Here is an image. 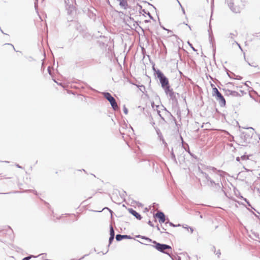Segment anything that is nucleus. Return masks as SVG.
Segmentation results:
<instances>
[{
    "label": "nucleus",
    "instance_id": "1",
    "mask_svg": "<svg viewBox=\"0 0 260 260\" xmlns=\"http://www.w3.org/2000/svg\"><path fill=\"white\" fill-rule=\"evenodd\" d=\"M200 165L201 166H199V172L204 175L207 181H208L211 177L209 176L207 172L203 171L201 168L204 169L205 168V169H206L209 173H211L213 172L216 174H218L220 176H223L224 175V172L223 171L217 170L214 167L207 166L206 168L204 164H200Z\"/></svg>",
    "mask_w": 260,
    "mask_h": 260
},
{
    "label": "nucleus",
    "instance_id": "2",
    "mask_svg": "<svg viewBox=\"0 0 260 260\" xmlns=\"http://www.w3.org/2000/svg\"><path fill=\"white\" fill-rule=\"evenodd\" d=\"M153 69L155 71L157 77L159 79L161 86L164 89L166 92L168 93L169 92H171V90L169 85L168 79L165 76V75L160 71L158 70H155L154 67H153Z\"/></svg>",
    "mask_w": 260,
    "mask_h": 260
},
{
    "label": "nucleus",
    "instance_id": "3",
    "mask_svg": "<svg viewBox=\"0 0 260 260\" xmlns=\"http://www.w3.org/2000/svg\"><path fill=\"white\" fill-rule=\"evenodd\" d=\"M153 244H154V245H150L155 248L158 251L170 256V254L172 253V247L170 245L158 243L156 241H153Z\"/></svg>",
    "mask_w": 260,
    "mask_h": 260
},
{
    "label": "nucleus",
    "instance_id": "4",
    "mask_svg": "<svg viewBox=\"0 0 260 260\" xmlns=\"http://www.w3.org/2000/svg\"><path fill=\"white\" fill-rule=\"evenodd\" d=\"M228 5L231 11L235 13H240L245 6V2L242 0L236 2L231 1L229 3Z\"/></svg>",
    "mask_w": 260,
    "mask_h": 260
},
{
    "label": "nucleus",
    "instance_id": "5",
    "mask_svg": "<svg viewBox=\"0 0 260 260\" xmlns=\"http://www.w3.org/2000/svg\"><path fill=\"white\" fill-rule=\"evenodd\" d=\"M211 86L212 87V95L216 97V100L218 101L221 106H224L225 105L226 102L224 97L219 92L217 88L215 87L213 84H211Z\"/></svg>",
    "mask_w": 260,
    "mask_h": 260
},
{
    "label": "nucleus",
    "instance_id": "6",
    "mask_svg": "<svg viewBox=\"0 0 260 260\" xmlns=\"http://www.w3.org/2000/svg\"><path fill=\"white\" fill-rule=\"evenodd\" d=\"M104 97L110 102L111 106L114 110L118 109V105L115 99L109 92H105L104 93Z\"/></svg>",
    "mask_w": 260,
    "mask_h": 260
},
{
    "label": "nucleus",
    "instance_id": "7",
    "mask_svg": "<svg viewBox=\"0 0 260 260\" xmlns=\"http://www.w3.org/2000/svg\"><path fill=\"white\" fill-rule=\"evenodd\" d=\"M253 133L251 131L246 130L241 134V138L244 139L246 143H249L252 137Z\"/></svg>",
    "mask_w": 260,
    "mask_h": 260
},
{
    "label": "nucleus",
    "instance_id": "8",
    "mask_svg": "<svg viewBox=\"0 0 260 260\" xmlns=\"http://www.w3.org/2000/svg\"><path fill=\"white\" fill-rule=\"evenodd\" d=\"M208 185L210 187H213L216 191H219L221 190L223 191L221 188L220 184L219 182L216 183L211 178H210L208 181Z\"/></svg>",
    "mask_w": 260,
    "mask_h": 260
},
{
    "label": "nucleus",
    "instance_id": "9",
    "mask_svg": "<svg viewBox=\"0 0 260 260\" xmlns=\"http://www.w3.org/2000/svg\"><path fill=\"white\" fill-rule=\"evenodd\" d=\"M154 218H157L158 221L160 224L165 223L166 215L162 211H158L153 215Z\"/></svg>",
    "mask_w": 260,
    "mask_h": 260
},
{
    "label": "nucleus",
    "instance_id": "10",
    "mask_svg": "<svg viewBox=\"0 0 260 260\" xmlns=\"http://www.w3.org/2000/svg\"><path fill=\"white\" fill-rule=\"evenodd\" d=\"M2 50L5 53H8L14 50L15 48L11 44H5L3 46Z\"/></svg>",
    "mask_w": 260,
    "mask_h": 260
},
{
    "label": "nucleus",
    "instance_id": "11",
    "mask_svg": "<svg viewBox=\"0 0 260 260\" xmlns=\"http://www.w3.org/2000/svg\"><path fill=\"white\" fill-rule=\"evenodd\" d=\"M115 239L117 241H120L123 239H132L133 237L127 235L117 234L115 236Z\"/></svg>",
    "mask_w": 260,
    "mask_h": 260
},
{
    "label": "nucleus",
    "instance_id": "12",
    "mask_svg": "<svg viewBox=\"0 0 260 260\" xmlns=\"http://www.w3.org/2000/svg\"><path fill=\"white\" fill-rule=\"evenodd\" d=\"M128 211L130 214L135 216L138 220H141L142 218L141 215L133 208H128Z\"/></svg>",
    "mask_w": 260,
    "mask_h": 260
},
{
    "label": "nucleus",
    "instance_id": "13",
    "mask_svg": "<svg viewBox=\"0 0 260 260\" xmlns=\"http://www.w3.org/2000/svg\"><path fill=\"white\" fill-rule=\"evenodd\" d=\"M119 2V5L123 8L124 9H126L127 7V2L126 0H117Z\"/></svg>",
    "mask_w": 260,
    "mask_h": 260
},
{
    "label": "nucleus",
    "instance_id": "14",
    "mask_svg": "<svg viewBox=\"0 0 260 260\" xmlns=\"http://www.w3.org/2000/svg\"><path fill=\"white\" fill-rule=\"evenodd\" d=\"M167 221L165 222V225H166L168 223L170 225V226L172 227H178L181 226L180 224H175L173 222L170 221L168 218H167Z\"/></svg>",
    "mask_w": 260,
    "mask_h": 260
},
{
    "label": "nucleus",
    "instance_id": "15",
    "mask_svg": "<svg viewBox=\"0 0 260 260\" xmlns=\"http://www.w3.org/2000/svg\"><path fill=\"white\" fill-rule=\"evenodd\" d=\"M136 237L140 238L142 239H145L149 242H152V243H153V241H154V240H152V239H151L150 238H149L147 237L144 236L138 235L136 236Z\"/></svg>",
    "mask_w": 260,
    "mask_h": 260
},
{
    "label": "nucleus",
    "instance_id": "16",
    "mask_svg": "<svg viewBox=\"0 0 260 260\" xmlns=\"http://www.w3.org/2000/svg\"><path fill=\"white\" fill-rule=\"evenodd\" d=\"M115 237V232L112 225H110V236Z\"/></svg>",
    "mask_w": 260,
    "mask_h": 260
},
{
    "label": "nucleus",
    "instance_id": "17",
    "mask_svg": "<svg viewBox=\"0 0 260 260\" xmlns=\"http://www.w3.org/2000/svg\"><path fill=\"white\" fill-rule=\"evenodd\" d=\"M241 198L246 203L249 207H252L250 203L246 198H243L242 196H241Z\"/></svg>",
    "mask_w": 260,
    "mask_h": 260
},
{
    "label": "nucleus",
    "instance_id": "18",
    "mask_svg": "<svg viewBox=\"0 0 260 260\" xmlns=\"http://www.w3.org/2000/svg\"><path fill=\"white\" fill-rule=\"evenodd\" d=\"M41 255H42V259H43L44 260H48L47 259H46L45 257V256L46 255V253H42V254H39V255H38L37 256H36L34 255V256H32V257H39L40 256H41Z\"/></svg>",
    "mask_w": 260,
    "mask_h": 260
},
{
    "label": "nucleus",
    "instance_id": "19",
    "mask_svg": "<svg viewBox=\"0 0 260 260\" xmlns=\"http://www.w3.org/2000/svg\"><path fill=\"white\" fill-rule=\"evenodd\" d=\"M156 229H157V230L158 231H160V233H165V234H167V235H171V234H170L169 232H162V231H160V229L159 226H158V225H157L156 226Z\"/></svg>",
    "mask_w": 260,
    "mask_h": 260
},
{
    "label": "nucleus",
    "instance_id": "20",
    "mask_svg": "<svg viewBox=\"0 0 260 260\" xmlns=\"http://www.w3.org/2000/svg\"><path fill=\"white\" fill-rule=\"evenodd\" d=\"M119 195L122 199H124L126 195V193L125 191H123L122 192L119 193Z\"/></svg>",
    "mask_w": 260,
    "mask_h": 260
},
{
    "label": "nucleus",
    "instance_id": "21",
    "mask_svg": "<svg viewBox=\"0 0 260 260\" xmlns=\"http://www.w3.org/2000/svg\"><path fill=\"white\" fill-rule=\"evenodd\" d=\"M114 237H113V236H110L109 238V246L112 244V243L113 242V240H114Z\"/></svg>",
    "mask_w": 260,
    "mask_h": 260
},
{
    "label": "nucleus",
    "instance_id": "22",
    "mask_svg": "<svg viewBox=\"0 0 260 260\" xmlns=\"http://www.w3.org/2000/svg\"><path fill=\"white\" fill-rule=\"evenodd\" d=\"M32 256H34V255H30L29 256L24 257L23 258H22V260H29L32 257Z\"/></svg>",
    "mask_w": 260,
    "mask_h": 260
},
{
    "label": "nucleus",
    "instance_id": "23",
    "mask_svg": "<svg viewBox=\"0 0 260 260\" xmlns=\"http://www.w3.org/2000/svg\"><path fill=\"white\" fill-rule=\"evenodd\" d=\"M25 192H33L34 193L37 194V191L35 190H31V189H29V190H26L25 191Z\"/></svg>",
    "mask_w": 260,
    "mask_h": 260
},
{
    "label": "nucleus",
    "instance_id": "24",
    "mask_svg": "<svg viewBox=\"0 0 260 260\" xmlns=\"http://www.w3.org/2000/svg\"><path fill=\"white\" fill-rule=\"evenodd\" d=\"M123 112L125 114H128V109L126 108L125 106H124L123 108Z\"/></svg>",
    "mask_w": 260,
    "mask_h": 260
},
{
    "label": "nucleus",
    "instance_id": "25",
    "mask_svg": "<svg viewBox=\"0 0 260 260\" xmlns=\"http://www.w3.org/2000/svg\"><path fill=\"white\" fill-rule=\"evenodd\" d=\"M104 209H107L109 211L110 213H111V217H112V214L113 213V212L110 209H109V208L108 207H105L103 209V210Z\"/></svg>",
    "mask_w": 260,
    "mask_h": 260
},
{
    "label": "nucleus",
    "instance_id": "26",
    "mask_svg": "<svg viewBox=\"0 0 260 260\" xmlns=\"http://www.w3.org/2000/svg\"><path fill=\"white\" fill-rule=\"evenodd\" d=\"M216 255L218 256V257H219L220 255L221 254V252L219 249H218L217 251L216 250L215 253H214Z\"/></svg>",
    "mask_w": 260,
    "mask_h": 260
},
{
    "label": "nucleus",
    "instance_id": "27",
    "mask_svg": "<svg viewBox=\"0 0 260 260\" xmlns=\"http://www.w3.org/2000/svg\"><path fill=\"white\" fill-rule=\"evenodd\" d=\"M185 228H186L187 230L190 229L191 233H192L193 232V229L192 227L187 226V227H185Z\"/></svg>",
    "mask_w": 260,
    "mask_h": 260
},
{
    "label": "nucleus",
    "instance_id": "28",
    "mask_svg": "<svg viewBox=\"0 0 260 260\" xmlns=\"http://www.w3.org/2000/svg\"><path fill=\"white\" fill-rule=\"evenodd\" d=\"M147 223L151 227H154L153 223L150 220L148 221Z\"/></svg>",
    "mask_w": 260,
    "mask_h": 260
},
{
    "label": "nucleus",
    "instance_id": "29",
    "mask_svg": "<svg viewBox=\"0 0 260 260\" xmlns=\"http://www.w3.org/2000/svg\"><path fill=\"white\" fill-rule=\"evenodd\" d=\"M211 250L212 251H213L214 253H215V252H216V248H215V247L214 246H212V248L211 249Z\"/></svg>",
    "mask_w": 260,
    "mask_h": 260
},
{
    "label": "nucleus",
    "instance_id": "30",
    "mask_svg": "<svg viewBox=\"0 0 260 260\" xmlns=\"http://www.w3.org/2000/svg\"><path fill=\"white\" fill-rule=\"evenodd\" d=\"M253 234L255 238L259 239V234L258 233H253Z\"/></svg>",
    "mask_w": 260,
    "mask_h": 260
},
{
    "label": "nucleus",
    "instance_id": "31",
    "mask_svg": "<svg viewBox=\"0 0 260 260\" xmlns=\"http://www.w3.org/2000/svg\"><path fill=\"white\" fill-rule=\"evenodd\" d=\"M16 166L18 168H20V169L23 168V167L22 166H20L19 164H16Z\"/></svg>",
    "mask_w": 260,
    "mask_h": 260
},
{
    "label": "nucleus",
    "instance_id": "32",
    "mask_svg": "<svg viewBox=\"0 0 260 260\" xmlns=\"http://www.w3.org/2000/svg\"><path fill=\"white\" fill-rule=\"evenodd\" d=\"M243 173V171L239 172V173L238 174V176L242 177Z\"/></svg>",
    "mask_w": 260,
    "mask_h": 260
},
{
    "label": "nucleus",
    "instance_id": "33",
    "mask_svg": "<svg viewBox=\"0 0 260 260\" xmlns=\"http://www.w3.org/2000/svg\"><path fill=\"white\" fill-rule=\"evenodd\" d=\"M243 168L246 170V172H251L252 171L251 170L247 169L245 168V167H243Z\"/></svg>",
    "mask_w": 260,
    "mask_h": 260
},
{
    "label": "nucleus",
    "instance_id": "34",
    "mask_svg": "<svg viewBox=\"0 0 260 260\" xmlns=\"http://www.w3.org/2000/svg\"><path fill=\"white\" fill-rule=\"evenodd\" d=\"M48 72L50 74H51V72H50V67H49L48 68Z\"/></svg>",
    "mask_w": 260,
    "mask_h": 260
},
{
    "label": "nucleus",
    "instance_id": "35",
    "mask_svg": "<svg viewBox=\"0 0 260 260\" xmlns=\"http://www.w3.org/2000/svg\"><path fill=\"white\" fill-rule=\"evenodd\" d=\"M11 193V192H7V193H0V194H10Z\"/></svg>",
    "mask_w": 260,
    "mask_h": 260
},
{
    "label": "nucleus",
    "instance_id": "36",
    "mask_svg": "<svg viewBox=\"0 0 260 260\" xmlns=\"http://www.w3.org/2000/svg\"><path fill=\"white\" fill-rule=\"evenodd\" d=\"M161 228H162V230H164V231H166V229L165 227H164V226H161Z\"/></svg>",
    "mask_w": 260,
    "mask_h": 260
},
{
    "label": "nucleus",
    "instance_id": "37",
    "mask_svg": "<svg viewBox=\"0 0 260 260\" xmlns=\"http://www.w3.org/2000/svg\"><path fill=\"white\" fill-rule=\"evenodd\" d=\"M87 255H88V254H85L84 256H83L81 258H84L85 256H87Z\"/></svg>",
    "mask_w": 260,
    "mask_h": 260
},
{
    "label": "nucleus",
    "instance_id": "38",
    "mask_svg": "<svg viewBox=\"0 0 260 260\" xmlns=\"http://www.w3.org/2000/svg\"><path fill=\"white\" fill-rule=\"evenodd\" d=\"M190 46L191 47V48L193 49V50H195L194 48L192 46H191V44L190 45Z\"/></svg>",
    "mask_w": 260,
    "mask_h": 260
},
{
    "label": "nucleus",
    "instance_id": "39",
    "mask_svg": "<svg viewBox=\"0 0 260 260\" xmlns=\"http://www.w3.org/2000/svg\"><path fill=\"white\" fill-rule=\"evenodd\" d=\"M8 228L10 229V231H12V229H11L10 226H8Z\"/></svg>",
    "mask_w": 260,
    "mask_h": 260
},
{
    "label": "nucleus",
    "instance_id": "40",
    "mask_svg": "<svg viewBox=\"0 0 260 260\" xmlns=\"http://www.w3.org/2000/svg\"><path fill=\"white\" fill-rule=\"evenodd\" d=\"M93 251H96V249H95V248H94Z\"/></svg>",
    "mask_w": 260,
    "mask_h": 260
},
{
    "label": "nucleus",
    "instance_id": "41",
    "mask_svg": "<svg viewBox=\"0 0 260 260\" xmlns=\"http://www.w3.org/2000/svg\"><path fill=\"white\" fill-rule=\"evenodd\" d=\"M178 260H181V257H179Z\"/></svg>",
    "mask_w": 260,
    "mask_h": 260
}]
</instances>
